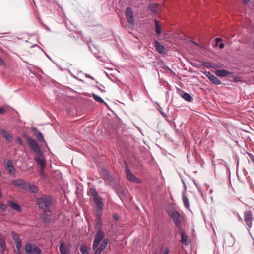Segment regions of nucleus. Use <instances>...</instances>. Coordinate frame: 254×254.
<instances>
[{
	"mask_svg": "<svg viewBox=\"0 0 254 254\" xmlns=\"http://www.w3.org/2000/svg\"><path fill=\"white\" fill-rule=\"evenodd\" d=\"M125 15L127 22L130 25L134 24L133 13L132 9L129 7H127L125 11Z\"/></svg>",
	"mask_w": 254,
	"mask_h": 254,
	"instance_id": "11",
	"label": "nucleus"
},
{
	"mask_svg": "<svg viewBox=\"0 0 254 254\" xmlns=\"http://www.w3.org/2000/svg\"><path fill=\"white\" fill-rule=\"evenodd\" d=\"M48 212H43L40 215V217L42 220V222L45 224H48L51 221V213L48 214Z\"/></svg>",
	"mask_w": 254,
	"mask_h": 254,
	"instance_id": "15",
	"label": "nucleus"
},
{
	"mask_svg": "<svg viewBox=\"0 0 254 254\" xmlns=\"http://www.w3.org/2000/svg\"><path fill=\"white\" fill-rule=\"evenodd\" d=\"M158 110H159V112L160 113L162 116H163L165 118H167L166 114L162 111L161 107L158 108Z\"/></svg>",
	"mask_w": 254,
	"mask_h": 254,
	"instance_id": "38",
	"label": "nucleus"
},
{
	"mask_svg": "<svg viewBox=\"0 0 254 254\" xmlns=\"http://www.w3.org/2000/svg\"><path fill=\"white\" fill-rule=\"evenodd\" d=\"M148 9L153 13H157L159 10V5L157 4H151L148 6Z\"/></svg>",
	"mask_w": 254,
	"mask_h": 254,
	"instance_id": "28",
	"label": "nucleus"
},
{
	"mask_svg": "<svg viewBox=\"0 0 254 254\" xmlns=\"http://www.w3.org/2000/svg\"><path fill=\"white\" fill-rule=\"evenodd\" d=\"M92 97H93V99L96 101H97V102H98L99 103H104L106 106H108L107 104L104 101V100L100 96H99V95H96V94L93 93L92 94Z\"/></svg>",
	"mask_w": 254,
	"mask_h": 254,
	"instance_id": "29",
	"label": "nucleus"
},
{
	"mask_svg": "<svg viewBox=\"0 0 254 254\" xmlns=\"http://www.w3.org/2000/svg\"><path fill=\"white\" fill-rule=\"evenodd\" d=\"M44 169H41V168H40V170H39V173H40V176H41L42 177H44L45 176H44Z\"/></svg>",
	"mask_w": 254,
	"mask_h": 254,
	"instance_id": "41",
	"label": "nucleus"
},
{
	"mask_svg": "<svg viewBox=\"0 0 254 254\" xmlns=\"http://www.w3.org/2000/svg\"><path fill=\"white\" fill-rule=\"evenodd\" d=\"M232 73L226 70H220L218 69L215 71V74L216 76L220 77H224L227 75L231 74Z\"/></svg>",
	"mask_w": 254,
	"mask_h": 254,
	"instance_id": "21",
	"label": "nucleus"
},
{
	"mask_svg": "<svg viewBox=\"0 0 254 254\" xmlns=\"http://www.w3.org/2000/svg\"><path fill=\"white\" fill-rule=\"evenodd\" d=\"M11 235L12 238L13 239L15 243L17 250H19V249H21L22 242L20 238L19 237L18 234L14 232V231H12L11 232Z\"/></svg>",
	"mask_w": 254,
	"mask_h": 254,
	"instance_id": "13",
	"label": "nucleus"
},
{
	"mask_svg": "<svg viewBox=\"0 0 254 254\" xmlns=\"http://www.w3.org/2000/svg\"><path fill=\"white\" fill-rule=\"evenodd\" d=\"M182 200L185 208L188 209L190 207L189 201L184 192L182 193Z\"/></svg>",
	"mask_w": 254,
	"mask_h": 254,
	"instance_id": "27",
	"label": "nucleus"
},
{
	"mask_svg": "<svg viewBox=\"0 0 254 254\" xmlns=\"http://www.w3.org/2000/svg\"><path fill=\"white\" fill-rule=\"evenodd\" d=\"M217 46H219L220 49H222L224 47V44L223 43H220V44H218Z\"/></svg>",
	"mask_w": 254,
	"mask_h": 254,
	"instance_id": "44",
	"label": "nucleus"
},
{
	"mask_svg": "<svg viewBox=\"0 0 254 254\" xmlns=\"http://www.w3.org/2000/svg\"><path fill=\"white\" fill-rule=\"evenodd\" d=\"M0 133L2 136L7 141L11 142L12 141V136L6 130L4 129H0Z\"/></svg>",
	"mask_w": 254,
	"mask_h": 254,
	"instance_id": "17",
	"label": "nucleus"
},
{
	"mask_svg": "<svg viewBox=\"0 0 254 254\" xmlns=\"http://www.w3.org/2000/svg\"><path fill=\"white\" fill-rule=\"evenodd\" d=\"M155 32L157 35H160L161 33L162 30L160 26L159 25V22L157 19L154 20Z\"/></svg>",
	"mask_w": 254,
	"mask_h": 254,
	"instance_id": "30",
	"label": "nucleus"
},
{
	"mask_svg": "<svg viewBox=\"0 0 254 254\" xmlns=\"http://www.w3.org/2000/svg\"><path fill=\"white\" fill-rule=\"evenodd\" d=\"M245 4H247L250 1V0H241Z\"/></svg>",
	"mask_w": 254,
	"mask_h": 254,
	"instance_id": "47",
	"label": "nucleus"
},
{
	"mask_svg": "<svg viewBox=\"0 0 254 254\" xmlns=\"http://www.w3.org/2000/svg\"><path fill=\"white\" fill-rule=\"evenodd\" d=\"M168 215L171 217L175 225L179 230L182 229L181 222L183 220V217L175 210H169L167 212Z\"/></svg>",
	"mask_w": 254,
	"mask_h": 254,
	"instance_id": "4",
	"label": "nucleus"
},
{
	"mask_svg": "<svg viewBox=\"0 0 254 254\" xmlns=\"http://www.w3.org/2000/svg\"><path fill=\"white\" fill-rule=\"evenodd\" d=\"M124 164L125 165V171L127 174V179L131 182L136 183H140L141 181L140 179L135 176L132 173L130 169L129 168L128 164L127 161H124Z\"/></svg>",
	"mask_w": 254,
	"mask_h": 254,
	"instance_id": "6",
	"label": "nucleus"
},
{
	"mask_svg": "<svg viewBox=\"0 0 254 254\" xmlns=\"http://www.w3.org/2000/svg\"><path fill=\"white\" fill-rule=\"evenodd\" d=\"M24 250L27 254H33V253H35L37 254H42L41 249L37 246L33 245L29 243L25 244Z\"/></svg>",
	"mask_w": 254,
	"mask_h": 254,
	"instance_id": "7",
	"label": "nucleus"
},
{
	"mask_svg": "<svg viewBox=\"0 0 254 254\" xmlns=\"http://www.w3.org/2000/svg\"><path fill=\"white\" fill-rule=\"evenodd\" d=\"M204 74L210 80V81L214 85H219L221 84V81L214 75L212 74L209 71H205Z\"/></svg>",
	"mask_w": 254,
	"mask_h": 254,
	"instance_id": "12",
	"label": "nucleus"
},
{
	"mask_svg": "<svg viewBox=\"0 0 254 254\" xmlns=\"http://www.w3.org/2000/svg\"><path fill=\"white\" fill-rule=\"evenodd\" d=\"M102 173L104 179L105 181H108L109 182H113L114 179L113 177L111 176V175L109 173V172L103 169L102 170Z\"/></svg>",
	"mask_w": 254,
	"mask_h": 254,
	"instance_id": "18",
	"label": "nucleus"
},
{
	"mask_svg": "<svg viewBox=\"0 0 254 254\" xmlns=\"http://www.w3.org/2000/svg\"><path fill=\"white\" fill-rule=\"evenodd\" d=\"M154 45L156 48V50L159 54H164L165 52V49L163 45H161L160 43L157 41L155 40Z\"/></svg>",
	"mask_w": 254,
	"mask_h": 254,
	"instance_id": "20",
	"label": "nucleus"
},
{
	"mask_svg": "<svg viewBox=\"0 0 254 254\" xmlns=\"http://www.w3.org/2000/svg\"><path fill=\"white\" fill-rule=\"evenodd\" d=\"M237 216V217L239 218V219L241 221H242V218L241 217V216H240V215L238 214V213H237L236 214Z\"/></svg>",
	"mask_w": 254,
	"mask_h": 254,
	"instance_id": "49",
	"label": "nucleus"
},
{
	"mask_svg": "<svg viewBox=\"0 0 254 254\" xmlns=\"http://www.w3.org/2000/svg\"><path fill=\"white\" fill-rule=\"evenodd\" d=\"M25 138L30 149L36 154L34 158L35 161L39 165L40 168L44 169L46 166V160L40 147L34 139L27 136H25Z\"/></svg>",
	"mask_w": 254,
	"mask_h": 254,
	"instance_id": "2",
	"label": "nucleus"
},
{
	"mask_svg": "<svg viewBox=\"0 0 254 254\" xmlns=\"http://www.w3.org/2000/svg\"><path fill=\"white\" fill-rule=\"evenodd\" d=\"M97 232L94 236V240L92 245V249L98 247L101 241L105 237V233L102 229H96Z\"/></svg>",
	"mask_w": 254,
	"mask_h": 254,
	"instance_id": "5",
	"label": "nucleus"
},
{
	"mask_svg": "<svg viewBox=\"0 0 254 254\" xmlns=\"http://www.w3.org/2000/svg\"><path fill=\"white\" fill-rule=\"evenodd\" d=\"M240 81L239 78L237 76H234L233 78V81L234 82H237Z\"/></svg>",
	"mask_w": 254,
	"mask_h": 254,
	"instance_id": "42",
	"label": "nucleus"
},
{
	"mask_svg": "<svg viewBox=\"0 0 254 254\" xmlns=\"http://www.w3.org/2000/svg\"><path fill=\"white\" fill-rule=\"evenodd\" d=\"M28 190L34 193H37L38 191L37 187L33 183H29Z\"/></svg>",
	"mask_w": 254,
	"mask_h": 254,
	"instance_id": "31",
	"label": "nucleus"
},
{
	"mask_svg": "<svg viewBox=\"0 0 254 254\" xmlns=\"http://www.w3.org/2000/svg\"><path fill=\"white\" fill-rule=\"evenodd\" d=\"M180 230V234L181 236V242L182 244L184 245H187L188 244V237L186 234L185 231H184L182 229H181Z\"/></svg>",
	"mask_w": 254,
	"mask_h": 254,
	"instance_id": "24",
	"label": "nucleus"
},
{
	"mask_svg": "<svg viewBox=\"0 0 254 254\" xmlns=\"http://www.w3.org/2000/svg\"><path fill=\"white\" fill-rule=\"evenodd\" d=\"M169 251L168 248H165L162 254H169Z\"/></svg>",
	"mask_w": 254,
	"mask_h": 254,
	"instance_id": "43",
	"label": "nucleus"
},
{
	"mask_svg": "<svg viewBox=\"0 0 254 254\" xmlns=\"http://www.w3.org/2000/svg\"><path fill=\"white\" fill-rule=\"evenodd\" d=\"M31 131L32 133L36 137L37 141L39 143H44L45 146L47 145V143L44 139L43 134L40 132L38 129L34 127H31Z\"/></svg>",
	"mask_w": 254,
	"mask_h": 254,
	"instance_id": "9",
	"label": "nucleus"
},
{
	"mask_svg": "<svg viewBox=\"0 0 254 254\" xmlns=\"http://www.w3.org/2000/svg\"><path fill=\"white\" fill-rule=\"evenodd\" d=\"M181 181L182 182V183L183 184L184 183H185L184 180V179H183V178H182L181 177Z\"/></svg>",
	"mask_w": 254,
	"mask_h": 254,
	"instance_id": "54",
	"label": "nucleus"
},
{
	"mask_svg": "<svg viewBox=\"0 0 254 254\" xmlns=\"http://www.w3.org/2000/svg\"><path fill=\"white\" fill-rule=\"evenodd\" d=\"M96 87L97 88H98V89L99 90H101V88H100V87H98V86H96Z\"/></svg>",
	"mask_w": 254,
	"mask_h": 254,
	"instance_id": "56",
	"label": "nucleus"
},
{
	"mask_svg": "<svg viewBox=\"0 0 254 254\" xmlns=\"http://www.w3.org/2000/svg\"><path fill=\"white\" fill-rule=\"evenodd\" d=\"M20 187L23 190H28L29 183L24 181V182L22 183V185Z\"/></svg>",
	"mask_w": 254,
	"mask_h": 254,
	"instance_id": "34",
	"label": "nucleus"
},
{
	"mask_svg": "<svg viewBox=\"0 0 254 254\" xmlns=\"http://www.w3.org/2000/svg\"><path fill=\"white\" fill-rule=\"evenodd\" d=\"M64 243L63 241H60V245L59 247V250L61 254H70V250L66 248L64 246Z\"/></svg>",
	"mask_w": 254,
	"mask_h": 254,
	"instance_id": "22",
	"label": "nucleus"
},
{
	"mask_svg": "<svg viewBox=\"0 0 254 254\" xmlns=\"http://www.w3.org/2000/svg\"><path fill=\"white\" fill-rule=\"evenodd\" d=\"M47 57H48L49 59H50L51 60H52L51 58L45 52Z\"/></svg>",
	"mask_w": 254,
	"mask_h": 254,
	"instance_id": "53",
	"label": "nucleus"
},
{
	"mask_svg": "<svg viewBox=\"0 0 254 254\" xmlns=\"http://www.w3.org/2000/svg\"><path fill=\"white\" fill-rule=\"evenodd\" d=\"M89 194L93 199V201L97 207V214L96 215L97 221L95 224L96 229L102 228V221L101 219V214L100 213L102 211L104 208V203L102 198L98 195V193L94 187L90 188Z\"/></svg>",
	"mask_w": 254,
	"mask_h": 254,
	"instance_id": "1",
	"label": "nucleus"
},
{
	"mask_svg": "<svg viewBox=\"0 0 254 254\" xmlns=\"http://www.w3.org/2000/svg\"><path fill=\"white\" fill-rule=\"evenodd\" d=\"M100 91L101 92H106L105 90H102V89Z\"/></svg>",
	"mask_w": 254,
	"mask_h": 254,
	"instance_id": "58",
	"label": "nucleus"
},
{
	"mask_svg": "<svg viewBox=\"0 0 254 254\" xmlns=\"http://www.w3.org/2000/svg\"><path fill=\"white\" fill-rule=\"evenodd\" d=\"M0 247L1 253L4 254L6 249V242L5 239L1 237H0Z\"/></svg>",
	"mask_w": 254,
	"mask_h": 254,
	"instance_id": "25",
	"label": "nucleus"
},
{
	"mask_svg": "<svg viewBox=\"0 0 254 254\" xmlns=\"http://www.w3.org/2000/svg\"><path fill=\"white\" fill-rule=\"evenodd\" d=\"M202 65L207 68H216L220 67V66H218L217 64L208 62H203Z\"/></svg>",
	"mask_w": 254,
	"mask_h": 254,
	"instance_id": "26",
	"label": "nucleus"
},
{
	"mask_svg": "<svg viewBox=\"0 0 254 254\" xmlns=\"http://www.w3.org/2000/svg\"><path fill=\"white\" fill-rule=\"evenodd\" d=\"M193 42L194 44H196V45H198L197 44V43H196V42Z\"/></svg>",
	"mask_w": 254,
	"mask_h": 254,
	"instance_id": "59",
	"label": "nucleus"
},
{
	"mask_svg": "<svg viewBox=\"0 0 254 254\" xmlns=\"http://www.w3.org/2000/svg\"><path fill=\"white\" fill-rule=\"evenodd\" d=\"M16 141L18 143V144L20 146H23L24 145L23 142L22 141L21 138L19 137H17L16 138Z\"/></svg>",
	"mask_w": 254,
	"mask_h": 254,
	"instance_id": "37",
	"label": "nucleus"
},
{
	"mask_svg": "<svg viewBox=\"0 0 254 254\" xmlns=\"http://www.w3.org/2000/svg\"><path fill=\"white\" fill-rule=\"evenodd\" d=\"M179 95L182 97L187 102H190L192 101L193 98L191 96L189 93L185 92L183 90H179Z\"/></svg>",
	"mask_w": 254,
	"mask_h": 254,
	"instance_id": "19",
	"label": "nucleus"
},
{
	"mask_svg": "<svg viewBox=\"0 0 254 254\" xmlns=\"http://www.w3.org/2000/svg\"><path fill=\"white\" fill-rule=\"evenodd\" d=\"M222 39L221 38H216L215 39V45L216 46H218L219 42H221Z\"/></svg>",
	"mask_w": 254,
	"mask_h": 254,
	"instance_id": "39",
	"label": "nucleus"
},
{
	"mask_svg": "<svg viewBox=\"0 0 254 254\" xmlns=\"http://www.w3.org/2000/svg\"><path fill=\"white\" fill-rule=\"evenodd\" d=\"M5 166L8 173L10 174L13 175L16 173V170L12 165V161L10 159H8L6 160Z\"/></svg>",
	"mask_w": 254,
	"mask_h": 254,
	"instance_id": "14",
	"label": "nucleus"
},
{
	"mask_svg": "<svg viewBox=\"0 0 254 254\" xmlns=\"http://www.w3.org/2000/svg\"><path fill=\"white\" fill-rule=\"evenodd\" d=\"M194 183L196 186H198L197 184H196V183L195 181H194Z\"/></svg>",
	"mask_w": 254,
	"mask_h": 254,
	"instance_id": "57",
	"label": "nucleus"
},
{
	"mask_svg": "<svg viewBox=\"0 0 254 254\" xmlns=\"http://www.w3.org/2000/svg\"><path fill=\"white\" fill-rule=\"evenodd\" d=\"M231 237H232L233 238V236H232V234H231Z\"/></svg>",
	"mask_w": 254,
	"mask_h": 254,
	"instance_id": "61",
	"label": "nucleus"
},
{
	"mask_svg": "<svg viewBox=\"0 0 254 254\" xmlns=\"http://www.w3.org/2000/svg\"><path fill=\"white\" fill-rule=\"evenodd\" d=\"M113 218L114 220L118 221L120 219L119 215L118 214H114L113 216Z\"/></svg>",
	"mask_w": 254,
	"mask_h": 254,
	"instance_id": "40",
	"label": "nucleus"
},
{
	"mask_svg": "<svg viewBox=\"0 0 254 254\" xmlns=\"http://www.w3.org/2000/svg\"><path fill=\"white\" fill-rule=\"evenodd\" d=\"M7 207L5 204L0 202V211L2 210L3 211H5L7 210Z\"/></svg>",
	"mask_w": 254,
	"mask_h": 254,
	"instance_id": "35",
	"label": "nucleus"
},
{
	"mask_svg": "<svg viewBox=\"0 0 254 254\" xmlns=\"http://www.w3.org/2000/svg\"><path fill=\"white\" fill-rule=\"evenodd\" d=\"M247 154L250 159V160H248L249 162H250V161H252L253 163H254V156L252 154L250 153L249 152L247 153Z\"/></svg>",
	"mask_w": 254,
	"mask_h": 254,
	"instance_id": "36",
	"label": "nucleus"
},
{
	"mask_svg": "<svg viewBox=\"0 0 254 254\" xmlns=\"http://www.w3.org/2000/svg\"><path fill=\"white\" fill-rule=\"evenodd\" d=\"M183 184L184 190L183 192H185L187 190V187H186V185L185 183H184Z\"/></svg>",
	"mask_w": 254,
	"mask_h": 254,
	"instance_id": "48",
	"label": "nucleus"
},
{
	"mask_svg": "<svg viewBox=\"0 0 254 254\" xmlns=\"http://www.w3.org/2000/svg\"><path fill=\"white\" fill-rule=\"evenodd\" d=\"M162 68L164 69H167L169 68L164 64V66L162 67Z\"/></svg>",
	"mask_w": 254,
	"mask_h": 254,
	"instance_id": "51",
	"label": "nucleus"
},
{
	"mask_svg": "<svg viewBox=\"0 0 254 254\" xmlns=\"http://www.w3.org/2000/svg\"><path fill=\"white\" fill-rule=\"evenodd\" d=\"M244 221L248 228H251L252 226L253 221L254 220L253 213L251 210H246L244 212Z\"/></svg>",
	"mask_w": 254,
	"mask_h": 254,
	"instance_id": "8",
	"label": "nucleus"
},
{
	"mask_svg": "<svg viewBox=\"0 0 254 254\" xmlns=\"http://www.w3.org/2000/svg\"><path fill=\"white\" fill-rule=\"evenodd\" d=\"M96 87L97 88H98V89L99 90H101V88H100V87H98V86H96Z\"/></svg>",
	"mask_w": 254,
	"mask_h": 254,
	"instance_id": "55",
	"label": "nucleus"
},
{
	"mask_svg": "<svg viewBox=\"0 0 254 254\" xmlns=\"http://www.w3.org/2000/svg\"><path fill=\"white\" fill-rule=\"evenodd\" d=\"M225 167H226L228 169V167L226 165H225Z\"/></svg>",
	"mask_w": 254,
	"mask_h": 254,
	"instance_id": "60",
	"label": "nucleus"
},
{
	"mask_svg": "<svg viewBox=\"0 0 254 254\" xmlns=\"http://www.w3.org/2000/svg\"><path fill=\"white\" fill-rule=\"evenodd\" d=\"M87 45L88 47L89 50L92 54L95 55L98 54L99 51L98 49L93 44L92 40L90 38H89V41L88 40H87Z\"/></svg>",
	"mask_w": 254,
	"mask_h": 254,
	"instance_id": "16",
	"label": "nucleus"
},
{
	"mask_svg": "<svg viewBox=\"0 0 254 254\" xmlns=\"http://www.w3.org/2000/svg\"><path fill=\"white\" fill-rule=\"evenodd\" d=\"M24 180L22 179H17L12 181V184L18 187H20L22 183L24 182Z\"/></svg>",
	"mask_w": 254,
	"mask_h": 254,
	"instance_id": "33",
	"label": "nucleus"
},
{
	"mask_svg": "<svg viewBox=\"0 0 254 254\" xmlns=\"http://www.w3.org/2000/svg\"><path fill=\"white\" fill-rule=\"evenodd\" d=\"M85 77L86 78H90V79H91L92 80H95V79H94V78L93 77H92V76H90V75H88V74H86Z\"/></svg>",
	"mask_w": 254,
	"mask_h": 254,
	"instance_id": "45",
	"label": "nucleus"
},
{
	"mask_svg": "<svg viewBox=\"0 0 254 254\" xmlns=\"http://www.w3.org/2000/svg\"><path fill=\"white\" fill-rule=\"evenodd\" d=\"M17 252L18 254H21V249H19V250H17Z\"/></svg>",
	"mask_w": 254,
	"mask_h": 254,
	"instance_id": "52",
	"label": "nucleus"
},
{
	"mask_svg": "<svg viewBox=\"0 0 254 254\" xmlns=\"http://www.w3.org/2000/svg\"><path fill=\"white\" fill-rule=\"evenodd\" d=\"M8 204L14 210H16L18 212H20L22 211L21 206L18 204L17 203L12 201H8L7 202Z\"/></svg>",
	"mask_w": 254,
	"mask_h": 254,
	"instance_id": "23",
	"label": "nucleus"
},
{
	"mask_svg": "<svg viewBox=\"0 0 254 254\" xmlns=\"http://www.w3.org/2000/svg\"><path fill=\"white\" fill-rule=\"evenodd\" d=\"M36 202L39 208L44 212L52 214V207L55 203L53 198L48 195H42L36 199Z\"/></svg>",
	"mask_w": 254,
	"mask_h": 254,
	"instance_id": "3",
	"label": "nucleus"
},
{
	"mask_svg": "<svg viewBox=\"0 0 254 254\" xmlns=\"http://www.w3.org/2000/svg\"><path fill=\"white\" fill-rule=\"evenodd\" d=\"M109 243V240L108 239H104L101 242L100 247H98L93 249L94 251L93 254H100L107 247Z\"/></svg>",
	"mask_w": 254,
	"mask_h": 254,
	"instance_id": "10",
	"label": "nucleus"
},
{
	"mask_svg": "<svg viewBox=\"0 0 254 254\" xmlns=\"http://www.w3.org/2000/svg\"><path fill=\"white\" fill-rule=\"evenodd\" d=\"M4 63V62L3 61V60L1 58H0V64H3Z\"/></svg>",
	"mask_w": 254,
	"mask_h": 254,
	"instance_id": "50",
	"label": "nucleus"
},
{
	"mask_svg": "<svg viewBox=\"0 0 254 254\" xmlns=\"http://www.w3.org/2000/svg\"><path fill=\"white\" fill-rule=\"evenodd\" d=\"M5 112V110L3 107H0V114H2L4 113Z\"/></svg>",
	"mask_w": 254,
	"mask_h": 254,
	"instance_id": "46",
	"label": "nucleus"
},
{
	"mask_svg": "<svg viewBox=\"0 0 254 254\" xmlns=\"http://www.w3.org/2000/svg\"><path fill=\"white\" fill-rule=\"evenodd\" d=\"M79 250L82 254H89L88 249L86 245L84 244L79 245Z\"/></svg>",
	"mask_w": 254,
	"mask_h": 254,
	"instance_id": "32",
	"label": "nucleus"
}]
</instances>
